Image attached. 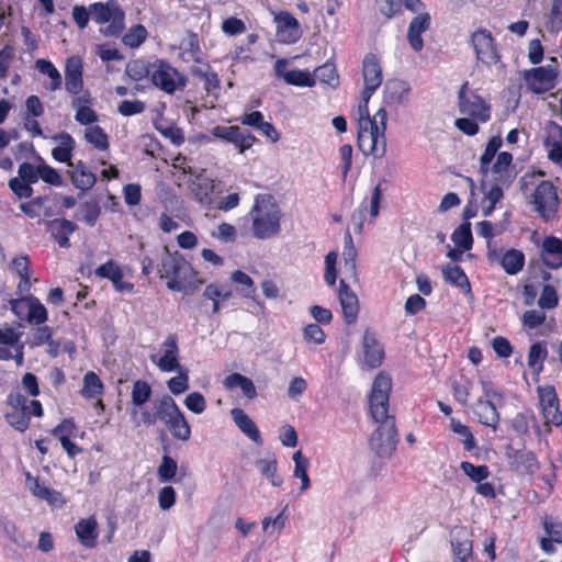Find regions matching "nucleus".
<instances>
[{"instance_id":"f257e3e1","label":"nucleus","mask_w":562,"mask_h":562,"mask_svg":"<svg viewBox=\"0 0 562 562\" xmlns=\"http://www.w3.org/2000/svg\"><path fill=\"white\" fill-rule=\"evenodd\" d=\"M392 379L385 372H380L369 395V411L372 419L379 426L372 432L369 445L380 458H390L396 449V427L393 416L389 414Z\"/></svg>"},{"instance_id":"f03ea898","label":"nucleus","mask_w":562,"mask_h":562,"mask_svg":"<svg viewBox=\"0 0 562 562\" xmlns=\"http://www.w3.org/2000/svg\"><path fill=\"white\" fill-rule=\"evenodd\" d=\"M247 217L251 222V235L257 239H270L281 232L282 212L271 194H257Z\"/></svg>"},{"instance_id":"7ed1b4c3","label":"nucleus","mask_w":562,"mask_h":562,"mask_svg":"<svg viewBox=\"0 0 562 562\" xmlns=\"http://www.w3.org/2000/svg\"><path fill=\"white\" fill-rule=\"evenodd\" d=\"M386 110L381 108L372 117H366L357 124L358 147L363 155L381 157L386 149Z\"/></svg>"},{"instance_id":"20e7f679","label":"nucleus","mask_w":562,"mask_h":562,"mask_svg":"<svg viewBox=\"0 0 562 562\" xmlns=\"http://www.w3.org/2000/svg\"><path fill=\"white\" fill-rule=\"evenodd\" d=\"M502 145L501 136H493L488 140L480 158V172L485 178L491 177L494 181L508 186L512 182L513 155L507 151L498 153Z\"/></svg>"},{"instance_id":"39448f33","label":"nucleus","mask_w":562,"mask_h":562,"mask_svg":"<svg viewBox=\"0 0 562 562\" xmlns=\"http://www.w3.org/2000/svg\"><path fill=\"white\" fill-rule=\"evenodd\" d=\"M159 272L171 291L192 293L202 283L192 266L180 256H165Z\"/></svg>"},{"instance_id":"423d86ee","label":"nucleus","mask_w":562,"mask_h":562,"mask_svg":"<svg viewBox=\"0 0 562 562\" xmlns=\"http://www.w3.org/2000/svg\"><path fill=\"white\" fill-rule=\"evenodd\" d=\"M524 187L535 186L531 203L535 211L544 220H550L558 211L559 195L557 187L548 180H539L537 176H524Z\"/></svg>"},{"instance_id":"0eeeda50","label":"nucleus","mask_w":562,"mask_h":562,"mask_svg":"<svg viewBox=\"0 0 562 562\" xmlns=\"http://www.w3.org/2000/svg\"><path fill=\"white\" fill-rule=\"evenodd\" d=\"M92 20L100 25V32L105 36H117L125 27V12L117 1L94 2L90 4Z\"/></svg>"},{"instance_id":"6e6552de","label":"nucleus","mask_w":562,"mask_h":562,"mask_svg":"<svg viewBox=\"0 0 562 562\" xmlns=\"http://www.w3.org/2000/svg\"><path fill=\"white\" fill-rule=\"evenodd\" d=\"M158 416L176 440L186 442L191 438V426L171 396L165 395L160 398Z\"/></svg>"},{"instance_id":"1a4fd4ad","label":"nucleus","mask_w":562,"mask_h":562,"mask_svg":"<svg viewBox=\"0 0 562 562\" xmlns=\"http://www.w3.org/2000/svg\"><path fill=\"white\" fill-rule=\"evenodd\" d=\"M16 295L18 297L9 301L10 310L16 318L32 326H40L48 321L47 308L38 297L30 292Z\"/></svg>"},{"instance_id":"9d476101","label":"nucleus","mask_w":562,"mask_h":562,"mask_svg":"<svg viewBox=\"0 0 562 562\" xmlns=\"http://www.w3.org/2000/svg\"><path fill=\"white\" fill-rule=\"evenodd\" d=\"M150 82L165 93L175 94L186 88L187 78L165 59H155L151 63Z\"/></svg>"},{"instance_id":"9b49d317","label":"nucleus","mask_w":562,"mask_h":562,"mask_svg":"<svg viewBox=\"0 0 562 562\" xmlns=\"http://www.w3.org/2000/svg\"><path fill=\"white\" fill-rule=\"evenodd\" d=\"M189 190L195 202L206 211L214 210L216 198L223 193L221 181L207 177L204 170L191 175Z\"/></svg>"},{"instance_id":"f8f14e48","label":"nucleus","mask_w":562,"mask_h":562,"mask_svg":"<svg viewBox=\"0 0 562 562\" xmlns=\"http://www.w3.org/2000/svg\"><path fill=\"white\" fill-rule=\"evenodd\" d=\"M458 106L461 114L473 117L481 123L491 120L492 106L476 90L469 87V82H464L458 93Z\"/></svg>"},{"instance_id":"ddd939ff","label":"nucleus","mask_w":562,"mask_h":562,"mask_svg":"<svg viewBox=\"0 0 562 562\" xmlns=\"http://www.w3.org/2000/svg\"><path fill=\"white\" fill-rule=\"evenodd\" d=\"M470 43L477 61L487 67L496 65L504 67L501 63V54L498 52L496 41L488 30L477 29L474 31L471 34Z\"/></svg>"},{"instance_id":"4468645a","label":"nucleus","mask_w":562,"mask_h":562,"mask_svg":"<svg viewBox=\"0 0 562 562\" xmlns=\"http://www.w3.org/2000/svg\"><path fill=\"white\" fill-rule=\"evenodd\" d=\"M149 359L161 372H173L183 368L180 364L178 339L175 335L167 336L159 351L151 353Z\"/></svg>"},{"instance_id":"2eb2a0df","label":"nucleus","mask_w":562,"mask_h":562,"mask_svg":"<svg viewBox=\"0 0 562 562\" xmlns=\"http://www.w3.org/2000/svg\"><path fill=\"white\" fill-rule=\"evenodd\" d=\"M539 404L546 424L553 426L562 425V412L557 391L552 385H540L537 387Z\"/></svg>"},{"instance_id":"dca6fc26","label":"nucleus","mask_w":562,"mask_h":562,"mask_svg":"<svg viewBox=\"0 0 562 562\" xmlns=\"http://www.w3.org/2000/svg\"><path fill=\"white\" fill-rule=\"evenodd\" d=\"M276 36L281 44H295L302 37V30L297 19L289 11L274 14Z\"/></svg>"},{"instance_id":"f3484780","label":"nucleus","mask_w":562,"mask_h":562,"mask_svg":"<svg viewBox=\"0 0 562 562\" xmlns=\"http://www.w3.org/2000/svg\"><path fill=\"white\" fill-rule=\"evenodd\" d=\"M558 72L557 69L550 66L537 67L525 71V82L533 93H544L555 86Z\"/></svg>"},{"instance_id":"a211bd4d","label":"nucleus","mask_w":562,"mask_h":562,"mask_svg":"<svg viewBox=\"0 0 562 562\" xmlns=\"http://www.w3.org/2000/svg\"><path fill=\"white\" fill-rule=\"evenodd\" d=\"M65 89L72 95L83 90V63L80 56H69L65 61Z\"/></svg>"},{"instance_id":"6ab92c4d","label":"nucleus","mask_w":562,"mask_h":562,"mask_svg":"<svg viewBox=\"0 0 562 562\" xmlns=\"http://www.w3.org/2000/svg\"><path fill=\"white\" fill-rule=\"evenodd\" d=\"M289 60L279 58L274 64V74L278 78H282L288 85L296 87H314L315 77L308 70H286Z\"/></svg>"},{"instance_id":"aec40b11","label":"nucleus","mask_w":562,"mask_h":562,"mask_svg":"<svg viewBox=\"0 0 562 562\" xmlns=\"http://www.w3.org/2000/svg\"><path fill=\"white\" fill-rule=\"evenodd\" d=\"M25 483L34 497L45 501L50 507L61 508L66 504V499L60 492L49 488L38 477L27 473Z\"/></svg>"},{"instance_id":"412c9836","label":"nucleus","mask_w":562,"mask_h":562,"mask_svg":"<svg viewBox=\"0 0 562 562\" xmlns=\"http://www.w3.org/2000/svg\"><path fill=\"white\" fill-rule=\"evenodd\" d=\"M338 299L344 321L348 325L355 324L359 314V300L357 294L347 285L345 279L339 282Z\"/></svg>"},{"instance_id":"4be33fe9","label":"nucleus","mask_w":562,"mask_h":562,"mask_svg":"<svg viewBox=\"0 0 562 562\" xmlns=\"http://www.w3.org/2000/svg\"><path fill=\"white\" fill-rule=\"evenodd\" d=\"M362 72L364 80L362 91L366 92L367 98L369 94H373L383 81L381 64L374 55L370 54L364 57Z\"/></svg>"},{"instance_id":"5701e85b","label":"nucleus","mask_w":562,"mask_h":562,"mask_svg":"<svg viewBox=\"0 0 562 562\" xmlns=\"http://www.w3.org/2000/svg\"><path fill=\"white\" fill-rule=\"evenodd\" d=\"M409 99V86L403 80H389L384 86V106L396 109Z\"/></svg>"},{"instance_id":"b1692460","label":"nucleus","mask_w":562,"mask_h":562,"mask_svg":"<svg viewBox=\"0 0 562 562\" xmlns=\"http://www.w3.org/2000/svg\"><path fill=\"white\" fill-rule=\"evenodd\" d=\"M544 147L548 158L558 165L562 164V126L555 122H549L546 126Z\"/></svg>"},{"instance_id":"393cba45","label":"nucleus","mask_w":562,"mask_h":562,"mask_svg":"<svg viewBox=\"0 0 562 562\" xmlns=\"http://www.w3.org/2000/svg\"><path fill=\"white\" fill-rule=\"evenodd\" d=\"M540 259L550 269L562 267V239L548 236L543 239L540 248Z\"/></svg>"},{"instance_id":"a878e982","label":"nucleus","mask_w":562,"mask_h":562,"mask_svg":"<svg viewBox=\"0 0 562 562\" xmlns=\"http://www.w3.org/2000/svg\"><path fill=\"white\" fill-rule=\"evenodd\" d=\"M544 537L539 540L540 549L546 554H553L557 552V544H562V522L553 519L546 518L543 520Z\"/></svg>"},{"instance_id":"bb28decb","label":"nucleus","mask_w":562,"mask_h":562,"mask_svg":"<svg viewBox=\"0 0 562 562\" xmlns=\"http://www.w3.org/2000/svg\"><path fill=\"white\" fill-rule=\"evenodd\" d=\"M363 363L370 369H375L382 364L384 359V350L378 341L374 334L367 330L362 340Z\"/></svg>"},{"instance_id":"cd10ccee","label":"nucleus","mask_w":562,"mask_h":562,"mask_svg":"<svg viewBox=\"0 0 562 562\" xmlns=\"http://www.w3.org/2000/svg\"><path fill=\"white\" fill-rule=\"evenodd\" d=\"M231 417L235 426L252 442L258 446L263 443L261 434L255 422L245 413L244 409L235 407L231 409Z\"/></svg>"},{"instance_id":"c85d7f7f","label":"nucleus","mask_w":562,"mask_h":562,"mask_svg":"<svg viewBox=\"0 0 562 562\" xmlns=\"http://www.w3.org/2000/svg\"><path fill=\"white\" fill-rule=\"evenodd\" d=\"M35 69L40 75L47 78L43 82V87L48 92H55L63 87V76L56 66L48 59L38 58L34 64Z\"/></svg>"},{"instance_id":"c756f323","label":"nucleus","mask_w":562,"mask_h":562,"mask_svg":"<svg viewBox=\"0 0 562 562\" xmlns=\"http://www.w3.org/2000/svg\"><path fill=\"white\" fill-rule=\"evenodd\" d=\"M95 274L100 278L112 281L113 286L119 292H130L133 284L123 280V271L121 267L113 260H109L95 269Z\"/></svg>"},{"instance_id":"7c9ffc66","label":"nucleus","mask_w":562,"mask_h":562,"mask_svg":"<svg viewBox=\"0 0 562 562\" xmlns=\"http://www.w3.org/2000/svg\"><path fill=\"white\" fill-rule=\"evenodd\" d=\"M255 467L272 486L280 487L283 484V477L278 471V460L274 453L270 452L257 459Z\"/></svg>"},{"instance_id":"2f4dec72","label":"nucleus","mask_w":562,"mask_h":562,"mask_svg":"<svg viewBox=\"0 0 562 562\" xmlns=\"http://www.w3.org/2000/svg\"><path fill=\"white\" fill-rule=\"evenodd\" d=\"M430 25V15L428 13H420L416 15L409 23L407 31V40L411 47L415 52H420L424 47L422 34L428 30Z\"/></svg>"},{"instance_id":"473e14b6","label":"nucleus","mask_w":562,"mask_h":562,"mask_svg":"<svg viewBox=\"0 0 562 562\" xmlns=\"http://www.w3.org/2000/svg\"><path fill=\"white\" fill-rule=\"evenodd\" d=\"M10 268L13 272H15L20 282L16 285V294H26L31 291L32 281H31V262L27 256H18L15 257Z\"/></svg>"},{"instance_id":"72a5a7b5","label":"nucleus","mask_w":562,"mask_h":562,"mask_svg":"<svg viewBox=\"0 0 562 562\" xmlns=\"http://www.w3.org/2000/svg\"><path fill=\"white\" fill-rule=\"evenodd\" d=\"M76 228L75 223L65 218H55L47 223V231L61 248L70 247L69 236Z\"/></svg>"},{"instance_id":"f704fd0d","label":"nucleus","mask_w":562,"mask_h":562,"mask_svg":"<svg viewBox=\"0 0 562 562\" xmlns=\"http://www.w3.org/2000/svg\"><path fill=\"white\" fill-rule=\"evenodd\" d=\"M501 183L496 182L494 184H490L486 181H483L481 184V189L483 192V199L481 201L482 215L488 217L492 215L493 211L497 203H499L504 198V192Z\"/></svg>"},{"instance_id":"c9c22d12","label":"nucleus","mask_w":562,"mask_h":562,"mask_svg":"<svg viewBox=\"0 0 562 562\" xmlns=\"http://www.w3.org/2000/svg\"><path fill=\"white\" fill-rule=\"evenodd\" d=\"M76 536L79 542L86 548H94L98 540V522L91 516L80 519L75 526Z\"/></svg>"},{"instance_id":"e433bc0d","label":"nucleus","mask_w":562,"mask_h":562,"mask_svg":"<svg viewBox=\"0 0 562 562\" xmlns=\"http://www.w3.org/2000/svg\"><path fill=\"white\" fill-rule=\"evenodd\" d=\"M547 357L548 348L546 342L537 341L530 346L527 356V363L536 382L539 381L540 373L543 371Z\"/></svg>"},{"instance_id":"4c0bfd02","label":"nucleus","mask_w":562,"mask_h":562,"mask_svg":"<svg viewBox=\"0 0 562 562\" xmlns=\"http://www.w3.org/2000/svg\"><path fill=\"white\" fill-rule=\"evenodd\" d=\"M70 168L71 181L76 188L87 191L94 186L97 177L83 161L70 164Z\"/></svg>"},{"instance_id":"58836bf2","label":"nucleus","mask_w":562,"mask_h":562,"mask_svg":"<svg viewBox=\"0 0 562 562\" xmlns=\"http://www.w3.org/2000/svg\"><path fill=\"white\" fill-rule=\"evenodd\" d=\"M232 295L233 291L229 286L217 283L207 284L203 291V297L213 303V314H217L222 308L221 303L229 300Z\"/></svg>"},{"instance_id":"ea45409f","label":"nucleus","mask_w":562,"mask_h":562,"mask_svg":"<svg viewBox=\"0 0 562 562\" xmlns=\"http://www.w3.org/2000/svg\"><path fill=\"white\" fill-rule=\"evenodd\" d=\"M443 279L452 286L459 288L464 293L471 292V284L463 269L457 265H446L441 269Z\"/></svg>"},{"instance_id":"a19ab883","label":"nucleus","mask_w":562,"mask_h":562,"mask_svg":"<svg viewBox=\"0 0 562 562\" xmlns=\"http://www.w3.org/2000/svg\"><path fill=\"white\" fill-rule=\"evenodd\" d=\"M223 385L226 390L229 391H233L237 387L240 389L243 394L249 400H252L257 396V391L254 382L249 378L240 373H232L227 375L223 380Z\"/></svg>"},{"instance_id":"79ce46f5","label":"nucleus","mask_w":562,"mask_h":562,"mask_svg":"<svg viewBox=\"0 0 562 562\" xmlns=\"http://www.w3.org/2000/svg\"><path fill=\"white\" fill-rule=\"evenodd\" d=\"M223 385L226 390L229 391H233L237 387L240 389L243 394L249 400H252L257 396V391L254 382L249 378L240 373H232L227 375L223 380Z\"/></svg>"},{"instance_id":"37998d69","label":"nucleus","mask_w":562,"mask_h":562,"mask_svg":"<svg viewBox=\"0 0 562 562\" xmlns=\"http://www.w3.org/2000/svg\"><path fill=\"white\" fill-rule=\"evenodd\" d=\"M223 385L226 390L229 391H233L237 387L240 389L243 394L249 400H252L257 396V391L254 382L249 378L240 373H232L227 375L223 380Z\"/></svg>"},{"instance_id":"c03bdc74","label":"nucleus","mask_w":562,"mask_h":562,"mask_svg":"<svg viewBox=\"0 0 562 562\" xmlns=\"http://www.w3.org/2000/svg\"><path fill=\"white\" fill-rule=\"evenodd\" d=\"M223 385L226 390L229 391H233L237 387L240 389L243 394L249 400H252L257 396V391L254 382L249 378L240 373H232L227 375L223 380Z\"/></svg>"},{"instance_id":"a18cd8bd","label":"nucleus","mask_w":562,"mask_h":562,"mask_svg":"<svg viewBox=\"0 0 562 562\" xmlns=\"http://www.w3.org/2000/svg\"><path fill=\"white\" fill-rule=\"evenodd\" d=\"M476 414L481 424L492 427L494 430L499 423V414L496 403L490 400L480 398L476 405Z\"/></svg>"},{"instance_id":"49530a36","label":"nucleus","mask_w":562,"mask_h":562,"mask_svg":"<svg viewBox=\"0 0 562 562\" xmlns=\"http://www.w3.org/2000/svg\"><path fill=\"white\" fill-rule=\"evenodd\" d=\"M56 140L58 145L53 149L52 155L55 160L59 162H66L70 167L72 151L75 149V139L68 133H60Z\"/></svg>"},{"instance_id":"de8ad7c7","label":"nucleus","mask_w":562,"mask_h":562,"mask_svg":"<svg viewBox=\"0 0 562 562\" xmlns=\"http://www.w3.org/2000/svg\"><path fill=\"white\" fill-rule=\"evenodd\" d=\"M499 263L507 274L515 276L525 266V255L521 250L508 249L502 255Z\"/></svg>"},{"instance_id":"09e8293b","label":"nucleus","mask_w":562,"mask_h":562,"mask_svg":"<svg viewBox=\"0 0 562 562\" xmlns=\"http://www.w3.org/2000/svg\"><path fill=\"white\" fill-rule=\"evenodd\" d=\"M85 140L99 151H105L110 147L109 137L104 130L99 125L86 127L83 132Z\"/></svg>"},{"instance_id":"8fccbe9b","label":"nucleus","mask_w":562,"mask_h":562,"mask_svg":"<svg viewBox=\"0 0 562 562\" xmlns=\"http://www.w3.org/2000/svg\"><path fill=\"white\" fill-rule=\"evenodd\" d=\"M292 459L294 462L293 476L301 480L300 490L301 492H305L311 487V480L307 474L310 461L304 457L301 450L295 451Z\"/></svg>"},{"instance_id":"3c124183","label":"nucleus","mask_w":562,"mask_h":562,"mask_svg":"<svg viewBox=\"0 0 562 562\" xmlns=\"http://www.w3.org/2000/svg\"><path fill=\"white\" fill-rule=\"evenodd\" d=\"M125 74L130 79L139 81L151 77V63L144 59H133L127 63Z\"/></svg>"},{"instance_id":"603ef678","label":"nucleus","mask_w":562,"mask_h":562,"mask_svg":"<svg viewBox=\"0 0 562 562\" xmlns=\"http://www.w3.org/2000/svg\"><path fill=\"white\" fill-rule=\"evenodd\" d=\"M232 282L236 285V291L239 292L244 297H252L256 288L255 282L241 270H236L231 274Z\"/></svg>"},{"instance_id":"864d4df0","label":"nucleus","mask_w":562,"mask_h":562,"mask_svg":"<svg viewBox=\"0 0 562 562\" xmlns=\"http://www.w3.org/2000/svg\"><path fill=\"white\" fill-rule=\"evenodd\" d=\"M21 334L11 326L0 328V359L8 360L11 358V352L3 347H13L20 340Z\"/></svg>"},{"instance_id":"5fc2aeb1","label":"nucleus","mask_w":562,"mask_h":562,"mask_svg":"<svg viewBox=\"0 0 562 562\" xmlns=\"http://www.w3.org/2000/svg\"><path fill=\"white\" fill-rule=\"evenodd\" d=\"M103 383L100 378L93 372L89 371L83 376V386L81 394L86 398H94L103 393Z\"/></svg>"},{"instance_id":"6e6d98bb","label":"nucleus","mask_w":562,"mask_h":562,"mask_svg":"<svg viewBox=\"0 0 562 562\" xmlns=\"http://www.w3.org/2000/svg\"><path fill=\"white\" fill-rule=\"evenodd\" d=\"M451 240L456 247L470 250L473 245L471 224L467 222L458 226L451 235Z\"/></svg>"},{"instance_id":"4d7b16f0","label":"nucleus","mask_w":562,"mask_h":562,"mask_svg":"<svg viewBox=\"0 0 562 562\" xmlns=\"http://www.w3.org/2000/svg\"><path fill=\"white\" fill-rule=\"evenodd\" d=\"M450 428L460 437V440L467 451H471L475 448V439L471 429L467 425L462 424L460 420L451 418Z\"/></svg>"},{"instance_id":"13d9d810","label":"nucleus","mask_w":562,"mask_h":562,"mask_svg":"<svg viewBox=\"0 0 562 562\" xmlns=\"http://www.w3.org/2000/svg\"><path fill=\"white\" fill-rule=\"evenodd\" d=\"M559 294L555 288L551 284H544L541 289L539 299H538V306L540 310H553L559 305Z\"/></svg>"},{"instance_id":"bf43d9fd","label":"nucleus","mask_w":562,"mask_h":562,"mask_svg":"<svg viewBox=\"0 0 562 562\" xmlns=\"http://www.w3.org/2000/svg\"><path fill=\"white\" fill-rule=\"evenodd\" d=\"M460 469L472 482L476 484L485 481L491 474L488 467L483 464L475 465L469 461H462L460 463Z\"/></svg>"},{"instance_id":"052dcab7","label":"nucleus","mask_w":562,"mask_h":562,"mask_svg":"<svg viewBox=\"0 0 562 562\" xmlns=\"http://www.w3.org/2000/svg\"><path fill=\"white\" fill-rule=\"evenodd\" d=\"M147 30L144 25L137 24L132 26L123 36V44L130 48L139 47L147 38Z\"/></svg>"},{"instance_id":"680f3d73","label":"nucleus","mask_w":562,"mask_h":562,"mask_svg":"<svg viewBox=\"0 0 562 562\" xmlns=\"http://www.w3.org/2000/svg\"><path fill=\"white\" fill-rule=\"evenodd\" d=\"M176 372L178 375L171 378L167 382V386L173 395H180L189 389V372L184 368H180Z\"/></svg>"},{"instance_id":"e2e57ef3","label":"nucleus","mask_w":562,"mask_h":562,"mask_svg":"<svg viewBox=\"0 0 562 562\" xmlns=\"http://www.w3.org/2000/svg\"><path fill=\"white\" fill-rule=\"evenodd\" d=\"M151 395L150 385L144 380H137L132 389V403L135 406H143Z\"/></svg>"},{"instance_id":"0e129e2a","label":"nucleus","mask_w":562,"mask_h":562,"mask_svg":"<svg viewBox=\"0 0 562 562\" xmlns=\"http://www.w3.org/2000/svg\"><path fill=\"white\" fill-rule=\"evenodd\" d=\"M177 462L171 457L164 456L157 470L159 481L162 483L172 481L177 474Z\"/></svg>"},{"instance_id":"69168bd1","label":"nucleus","mask_w":562,"mask_h":562,"mask_svg":"<svg viewBox=\"0 0 562 562\" xmlns=\"http://www.w3.org/2000/svg\"><path fill=\"white\" fill-rule=\"evenodd\" d=\"M546 319L547 316L542 310H528L522 314L521 323L526 330H532L543 325Z\"/></svg>"},{"instance_id":"338daca9","label":"nucleus","mask_w":562,"mask_h":562,"mask_svg":"<svg viewBox=\"0 0 562 562\" xmlns=\"http://www.w3.org/2000/svg\"><path fill=\"white\" fill-rule=\"evenodd\" d=\"M285 509L279 513L274 518L265 517L262 520V529L268 535L279 533L285 526Z\"/></svg>"},{"instance_id":"774afa93","label":"nucleus","mask_w":562,"mask_h":562,"mask_svg":"<svg viewBox=\"0 0 562 562\" xmlns=\"http://www.w3.org/2000/svg\"><path fill=\"white\" fill-rule=\"evenodd\" d=\"M5 419L14 429L21 432L29 428L30 417L24 411L12 409L5 414Z\"/></svg>"}]
</instances>
